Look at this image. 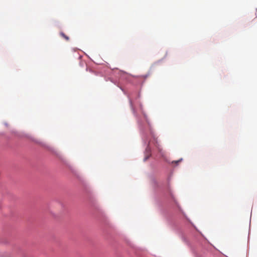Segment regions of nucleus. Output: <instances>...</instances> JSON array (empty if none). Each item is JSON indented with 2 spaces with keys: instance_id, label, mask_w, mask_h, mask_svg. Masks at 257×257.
Returning <instances> with one entry per match:
<instances>
[{
  "instance_id": "obj_1",
  "label": "nucleus",
  "mask_w": 257,
  "mask_h": 257,
  "mask_svg": "<svg viewBox=\"0 0 257 257\" xmlns=\"http://www.w3.org/2000/svg\"><path fill=\"white\" fill-rule=\"evenodd\" d=\"M153 143L155 145V147L158 149V151L163 155V149L161 147V146L160 145L159 143L158 142L157 139L154 138L153 140L152 141Z\"/></svg>"
},
{
  "instance_id": "obj_2",
  "label": "nucleus",
  "mask_w": 257,
  "mask_h": 257,
  "mask_svg": "<svg viewBox=\"0 0 257 257\" xmlns=\"http://www.w3.org/2000/svg\"><path fill=\"white\" fill-rule=\"evenodd\" d=\"M60 35L67 41H68L69 40V37L66 36L63 32H60Z\"/></svg>"
},
{
  "instance_id": "obj_4",
  "label": "nucleus",
  "mask_w": 257,
  "mask_h": 257,
  "mask_svg": "<svg viewBox=\"0 0 257 257\" xmlns=\"http://www.w3.org/2000/svg\"><path fill=\"white\" fill-rule=\"evenodd\" d=\"M147 149H148L149 151H150V148L149 147Z\"/></svg>"
},
{
  "instance_id": "obj_3",
  "label": "nucleus",
  "mask_w": 257,
  "mask_h": 257,
  "mask_svg": "<svg viewBox=\"0 0 257 257\" xmlns=\"http://www.w3.org/2000/svg\"><path fill=\"white\" fill-rule=\"evenodd\" d=\"M181 160H182V159H180V160H179L178 161H173L172 162V164L175 163L176 164H178L181 161Z\"/></svg>"
}]
</instances>
